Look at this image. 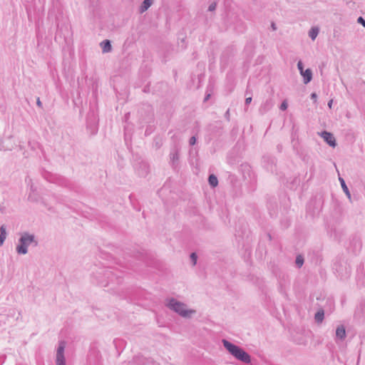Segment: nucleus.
I'll return each instance as SVG.
<instances>
[{
    "instance_id": "f257e3e1",
    "label": "nucleus",
    "mask_w": 365,
    "mask_h": 365,
    "mask_svg": "<svg viewBox=\"0 0 365 365\" xmlns=\"http://www.w3.org/2000/svg\"><path fill=\"white\" fill-rule=\"evenodd\" d=\"M222 344L224 347L237 360L250 364L251 362V356L242 348L235 345L227 339H222Z\"/></svg>"
},
{
    "instance_id": "f03ea898",
    "label": "nucleus",
    "mask_w": 365,
    "mask_h": 365,
    "mask_svg": "<svg viewBox=\"0 0 365 365\" xmlns=\"http://www.w3.org/2000/svg\"><path fill=\"white\" fill-rule=\"evenodd\" d=\"M34 243V246L38 245V241L35 239L34 235L28 232H24L19 239V245L16 247V252L19 255H26L28 253V247Z\"/></svg>"
},
{
    "instance_id": "7ed1b4c3",
    "label": "nucleus",
    "mask_w": 365,
    "mask_h": 365,
    "mask_svg": "<svg viewBox=\"0 0 365 365\" xmlns=\"http://www.w3.org/2000/svg\"><path fill=\"white\" fill-rule=\"evenodd\" d=\"M166 306L171 310L178 313L182 317L185 318H190L191 314L195 313V310L194 309H187V305L180 301L174 298H170Z\"/></svg>"
},
{
    "instance_id": "20e7f679",
    "label": "nucleus",
    "mask_w": 365,
    "mask_h": 365,
    "mask_svg": "<svg viewBox=\"0 0 365 365\" xmlns=\"http://www.w3.org/2000/svg\"><path fill=\"white\" fill-rule=\"evenodd\" d=\"M66 344V343L64 341H59L56 356V365H66V359L64 356Z\"/></svg>"
},
{
    "instance_id": "39448f33",
    "label": "nucleus",
    "mask_w": 365,
    "mask_h": 365,
    "mask_svg": "<svg viewBox=\"0 0 365 365\" xmlns=\"http://www.w3.org/2000/svg\"><path fill=\"white\" fill-rule=\"evenodd\" d=\"M322 136L324 138V141L331 147L334 148L336 145L335 138L333 134L327 132L323 131L322 133Z\"/></svg>"
},
{
    "instance_id": "423d86ee",
    "label": "nucleus",
    "mask_w": 365,
    "mask_h": 365,
    "mask_svg": "<svg viewBox=\"0 0 365 365\" xmlns=\"http://www.w3.org/2000/svg\"><path fill=\"white\" fill-rule=\"evenodd\" d=\"M336 336L340 340H344L346 338V330L344 325H339L336 327Z\"/></svg>"
},
{
    "instance_id": "0eeeda50",
    "label": "nucleus",
    "mask_w": 365,
    "mask_h": 365,
    "mask_svg": "<svg viewBox=\"0 0 365 365\" xmlns=\"http://www.w3.org/2000/svg\"><path fill=\"white\" fill-rule=\"evenodd\" d=\"M304 84L309 83L312 79V71L310 68L306 69L302 74Z\"/></svg>"
},
{
    "instance_id": "6e6552de",
    "label": "nucleus",
    "mask_w": 365,
    "mask_h": 365,
    "mask_svg": "<svg viewBox=\"0 0 365 365\" xmlns=\"http://www.w3.org/2000/svg\"><path fill=\"white\" fill-rule=\"evenodd\" d=\"M154 0H143L142 2L140 8H139V12L140 14L144 13L146 11L150 6L153 4Z\"/></svg>"
},
{
    "instance_id": "1a4fd4ad",
    "label": "nucleus",
    "mask_w": 365,
    "mask_h": 365,
    "mask_svg": "<svg viewBox=\"0 0 365 365\" xmlns=\"http://www.w3.org/2000/svg\"><path fill=\"white\" fill-rule=\"evenodd\" d=\"M103 53H108L112 50L111 42L110 40L106 39L101 43Z\"/></svg>"
},
{
    "instance_id": "9d476101",
    "label": "nucleus",
    "mask_w": 365,
    "mask_h": 365,
    "mask_svg": "<svg viewBox=\"0 0 365 365\" xmlns=\"http://www.w3.org/2000/svg\"><path fill=\"white\" fill-rule=\"evenodd\" d=\"M170 161L172 163V166L173 168H175L178 164V160H179L178 151L175 150L174 152H172L170 153Z\"/></svg>"
},
{
    "instance_id": "9b49d317",
    "label": "nucleus",
    "mask_w": 365,
    "mask_h": 365,
    "mask_svg": "<svg viewBox=\"0 0 365 365\" xmlns=\"http://www.w3.org/2000/svg\"><path fill=\"white\" fill-rule=\"evenodd\" d=\"M6 226L4 225H2L0 227V247L4 245V242L6 238Z\"/></svg>"
},
{
    "instance_id": "f8f14e48",
    "label": "nucleus",
    "mask_w": 365,
    "mask_h": 365,
    "mask_svg": "<svg viewBox=\"0 0 365 365\" xmlns=\"http://www.w3.org/2000/svg\"><path fill=\"white\" fill-rule=\"evenodd\" d=\"M208 182L212 187H215L218 185L217 178L214 175L211 174L208 177Z\"/></svg>"
},
{
    "instance_id": "ddd939ff",
    "label": "nucleus",
    "mask_w": 365,
    "mask_h": 365,
    "mask_svg": "<svg viewBox=\"0 0 365 365\" xmlns=\"http://www.w3.org/2000/svg\"><path fill=\"white\" fill-rule=\"evenodd\" d=\"M339 180L340 181L343 191L345 192V194L348 197V198L351 199V194H350L348 187L346 186V185L345 183L344 180L341 178H339Z\"/></svg>"
},
{
    "instance_id": "4468645a",
    "label": "nucleus",
    "mask_w": 365,
    "mask_h": 365,
    "mask_svg": "<svg viewBox=\"0 0 365 365\" xmlns=\"http://www.w3.org/2000/svg\"><path fill=\"white\" fill-rule=\"evenodd\" d=\"M324 317V312L323 309H320L315 314L314 319H315L316 322L321 323L323 321Z\"/></svg>"
},
{
    "instance_id": "2eb2a0df",
    "label": "nucleus",
    "mask_w": 365,
    "mask_h": 365,
    "mask_svg": "<svg viewBox=\"0 0 365 365\" xmlns=\"http://www.w3.org/2000/svg\"><path fill=\"white\" fill-rule=\"evenodd\" d=\"M319 28L317 27H312L309 31V36L311 38L312 40H315L317 38L318 34H319Z\"/></svg>"
},
{
    "instance_id": "dca6fc26",
    "label": "nucleus",
    "mask_w": 365,
    "mask_h": 365,
    "mask_svg": "<svg viewBox=\"0 0 365 365\" xmlns=\"http://www.w3.org/2000/svg\"><path fill=\"white\" fill-rule=\"evenodd\" d=\"M104 274L106 277L110 282H113L114 278L118 280L116 274H115L110 269H106Z\"/></svg>"
},
{
    "instance_id": "f3484780",
    "label": "nucleus",
    "mask_w": 365,
    "mask_h": 365,
    "mask_svg": "<svg viewBox=\"0 0 365 365\" xmlns=\"http://www.w3.org/2000/svg\"><path fill=\"white\" fill-rule=\"evenodd\" d=\"M295 263L298 267H301L304 264V257L302 255H297Z\"/></svg>"
},
{
    "instance_id": "a211bd4d",
    "label": "nucleus",
    "mask_w": 365,
    "mask_h": 365,
    "mask_svg": "<svg viewBox=\"0 0 365 365\" xmlns=\"http://www.w3.org/2000/svg\"><path fill=\"white\" fill-rule=\"evenodd\" d=\"M190 259L192 262L193 265H195L197 263V254L195 252H192L190 254Z\"/></svg>"
},
{
    "instance_id": "6ab92c4d",
    "label": "nucleus",
    "mask_w": 365,
    "mask_h": 365,
    "mask_svg": "<svg viewBox=\"0 0 365 365\" xmlns=\"http://www.w3.org/2000/svg\"><path fill=\"white\" fill-rule=\"evenodd\" d=\"M297 68H298V70L300 72V74H302L305 71V70H304V65H303V63H302V62L301 61H299L297 63Z\"/></svg>"
},
{
    "instance_id": "aec40b11",
    "label": "nucleus",
    "mask_w": 365,
    "mask_h": 365,
    "mask_svg": "<svg viewBox=\"0 0 365 365\" xmlns=\"http://www.w3.org/2000/svg\"><path fill=\"white\" fill-rule=\"evenodd\" d=\"M216 7H217V3L216 2H212L208 7V11H213L216 9Z\"/></svg>"
},
{
    "instance_id": "412c9836",
    "label": "nucleus",
    "mask_w": 365,
    "mask_h": 365,
    "mask_svg": "<svg viewBox=\"0 0 365 365\" xmlns=\"http://www.w3.org/2000/svg\"><path fill=\"white\" fill-rule=\"evenodd\" d=\"M287 106H288L287 103V101H283V102L282 103V104H281V106H280L279 108H280V110H287Z\"/></svg>"
},
{
    "instance_id": "4be33fe9",
    "label": "nucleus",
    "mask_w": 365,
    "mask_h": 365,
    "mask_svg": "<svg viewBox=\"0 0 365 365\" xmlns=\"http://www.w3.org/2000/svg\"><path fill=\"white\" fill-rule=\"evenodd\" d=\"M357 22L360 24H361L364 28H365V19L361 17V16H359L358 19H357Z\"/></svg>"
},
{
    "instance_id": "5701e85b",
    "label": "nucleus",
    "mask_w": 365,
    "mask_h": 365,
    "mask_svg": "<svg viewBox=\"0 0 365 365\" xmlns=\"http://www.w3.org/2000/svg\"><path fill=\"white\" fill-rule=\"evenodd\" d=\"M197 138L195 136H192L189 140V143L190 145H194L196 143Z\"/></svg>"
},
{
    "instance_id": "b1692460",
    "label": "nucleus",
    "mask_w": 365,
    "mask_h": 365,
    "mask_svg": "<svg viewBox=\"0 0 365 365\" xmlns=\"http://www.w3.org/2000/svg\"><path fill=\"white\" fill-rule=\"evenodd\" d=\"M230 109H228L225 113V118L229 121L230 120Z\"/></svg>"
},
{
    "instance_id": "393cba45",
    "label": "nucleus",
    "mask_w": 365,
    "mask_h": 365,
    "mask_svg": "<svg viewBox=\"0 0 365 365\" xmlns=\"http://www.w3.org/2000/svg\"><path fill=\"white\" fill-rule=\"evenodd\" d=\"M29 200H31V201H36L37 200L36 197L33 196V195L31 193H30L29 195Z\"/></svg>"
},
{
    "instance_id": "a878e982",
    "label": "nucleus",
    "mask_w": 365,
    "mask_h": 365,
    "mask_svg": "<svg viewBox=\"0 0 365 365\" xmlns=\"http://www.w3.org/2000/svg\"><path fill=\"white\" fill-rule=\"evenodd\" d=\"M252 101V97H247L245 98V104L249 105Z\"/></svg>"
},
{
    "instance_id": "bb28decb",
    "label": "nucleus",
    "mask_w": 365,
    "mask_h": 365,
    "mask_svg": "<svg viewBox=\"0 0 365 365\" xmlns=\"http://www.w3.org/2000/svg\"><path fill=\"white\" fill-rule=\"evenodd\" d=\"M311 98H312V99H313L314 101H317V93H312L311 94Z\"/></svg>"
},
{
    "instance_id": "cd10ccee",
    "label": "nucleus",
    "mask_w": 365,
    "mask_h": 365,
    "mask_svg": "<svg viewBox=\"0 0 365 365\" xmlns=\"http://www.w3.org/2000/svg\"><path fill=\"white\" fill-rule=\"evenodd\" d=\"M36 105L40 107V108H42V103L41 101H40V98H37V101H36Z\"/></svg>"
},
{
    "instance_id": "c85d7f7f",
    "label": "nucleus",
    "mask_w": 365,
    "mask_h": 365,
    "mask_svg": "<svg viewBox=\"0 0 365 365\" xmlns=\"http://www.w3.org/2000/svg\"><path fill=\"white\" fill-rule=\"evenodd\" d=\"M210 93H207V94L205 96V98H204V102L207 101L210 99Z\"/></svg>"
},
{
    "instance_id": "c756f323",
    "label": "nucleus",
    "mask_w": 365,
    "mask_h": 365,
    "mask_svg": "<svg viewBox=\"0 0 365 365\" xmlns=\"http://www.w3.org/2000/svg\"><path fill=\"white\" fill-rule=\"evenodd\" d=\"M30 188H31V192H34L36 191V189L34 187V185L32 184L31 185V187Z\"/></svg>"
},
{
    "instance_id": "7c9ffc66",
    "label": "nucleus",
    "mask_w": 365,
    "mask_h": 365,
    "mask_svg": "<svg viewBox=\"0 0 365 365\" xmlns=\"http://www.w3.org/2000/svg\"><path fill=\"white\" fill-rule=\"evenodd\" d=\"M272 28L273 30H276L277 29V27H276V25H275L274 23L272 24Z\"/></svg>"
},
{
    "instance_id": "2f4dec72",
    "label": "nucleus",
    "mask_w": 365,
    "mask_h": 365,
    "mask_svg": "<svg viewBox=\"0 0 365 365\" xmlns=\"http://www.w3.org/2000/svg\"><path fill=\"white\" fill-rule=\"evenodd\" d=\"M332 101H332V100H331V101H329V103H328V106H329V108H331V106Z\"/></svg>"
}]
</instances>
